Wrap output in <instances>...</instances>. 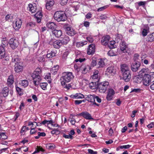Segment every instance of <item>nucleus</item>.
Masks as SVG:
<instances>
[{"label": "nucleus", "instance_id": "nucleus-1", "mask_svg": "<svg viewBox=\"0 0 154 154\" xmlns=\"http://www.w3.org/2000/svg\"><path fill=\"white\" fill-rule=\"evenodd\" d=\"M74 78V76L72 72H63L60 79L61 85L63 88L69 89L71 86L70 84H67V83L70 82Z\"/></svg>", "mask_w": 154, "mask_h": 154}, {"label": "nucleus", "instance_id": "nucleus-2", "mask_svg": "<svg viewBox=\"0 0 154 154\" xmlns=\"http://www.w3.org/2000/svg\"><path fill=\"white\" fill-rule=\"evenodd\" d=\"M121 70L122 73L123 79L125 82L129 81L131 76V73L128 66L126 64L121 65Z\"/></svg>", "mask_w": 154, "mask_h": 154}, {"label": "nucleus", "instance_id": "nucleus-3", "mask_svg": "<svg viewBox=\"0 0 154 154\" xmlns=\"http://www.w3.org/2000/svg\"><path fill=\"white\" fill-rule=\"evenodd\" d=\"M54 17L58 22L64 21L67 19L66 14L62 11H56L54 14Z\"/></svg>", "mask_w": 154, "mask_h": 154}, {"label": "nucleus", "instance_id": "nucleus-4", "mask_svg": "<svg viewBox=\"0 0 154 154\" xmlns=\"http://www.w3.org/2000/svg\"><path fill=\"white\" fill-rule=\"evenodd\" d=\"M109 84L107 81H104L100 83L98 85L99 91L101 92L104 93L107 90Z\"/></svg>", "mask_w": 154, "mask_h": 154}, {"label": "nucleus", "instance_id": "nucleus-5", "mask_svg": "<svg viewBox=\"0 0 154 154\" xmlns=\"http://www.w3.org/2000/svg\"><path fill=\"white\" fill-rule=\"evenodd\" d=\"M8 43L10 47L13 49L17 48L19 44L18 41L16 39L14 38H11Z\"/></svg>", "mask_w": 154, "mask_h": 154}, {"label": "nucleus", "instance_id": "nucleus-6", "mask_svg": "<svg viewBox=\"0 0 154 154\" xmlns=\"http://www.w3.org/2000/svg\"><path fill=\"white\" fill-rule=\"evenodd\" d=\"M50 45H53L54 47L56 48H59L63 45L61 40H57L55 41L54 40L51 39L50 41Z\"/></svg>", "mask_w": 154, "mask_h": 154}, {"label": "nucleus", "instance_id": "nucleus-7", "mask_svg": "<svg viewBox=\"0 0 154 154\" xmlns=\"http://www.w3.org/2000/svg\"><path fill=\"white\" fill-rule=\"evenodd\" d=\"M116 73V70L114 67L111 66L108 67L105 71V74L108 75H113Z\"/></svg>", "mask_w": 154, "mask_h": 154}, {"label": "nucleus", "instance_id": "nucleus-8", "mask_svg": "<svg viewBox=\"0 0 154 154\" xmlns=\"http://www.w3.org/2000/svg\"><path fill=\"white\" fill-rule=\"evenodd\" d=\"M31 76L33 79L34 85L35 86L38 85L42 79L41 76L31 75Z\"/></svg>", "mask_w": 154, "mask_h": 154}, {"label": "nucleus", "instance_id": "nucleus-9", "mask_svg": "<svg viewBox=\"0 0 154 154\" xmlns=\"http://www.w3.org/2000/svg\"><path fill=\"white\" fill-rule=\"evenodd\" d=\"M22 23V21L21 19L19 18H17L16 19V21L13 23V27L16 30H18L21 27Z\"/></svg>", "mask_w": 154, "mask_h": 154}, {"label": "nucleus", "instance_id": "nucleus-10", "mask_svg": "<svg viewBox=\"0 0 154 154\" xmlns=\"http://www.w3.org/2000/svg\"><path fill=\"white\" fill-rule=\"evenodd\" d=\"M151 81V77L150 75L145 74L143 76V82L146 86H148Z\"/></svg>", "mask_w": 154, "mask_h": 154}, {"label": "nucleus", "instance_id": "nucleus-11", "mask_svg": "<svg viewBox=\"0 0 154 154\" xmlns=\"http://www.w3.org/2000/svg\"><path fill=\"white\" fill-rule=\"evenodd\" d=\"M45 7L48 10H51L54 4V0H46Z\"/></svg>", "mask_w": 154, "mask_h": 154}, {"label": "nucleus", "instance_id": "nucleus-12", "mask_svg": "<svg viewBox=\"0 0 154 154\" xmlns=\"http://www.w3.org/2000/svg\"><path fill=\"white\" fill-rule=\"evenodd\" d=\"M115 94V92L113 89L111 88L109 89L106 98L107 101L111 100L113 98Z\"/></svg>", "mask_w": 154, "mask_h": 154}, {"label": "nucleus", "instance_id": "nucleus-13", "mask_svg": "<svg viewBox=\"0 0 154 154\" xmlns=\"http://www.w3.org/2000/svg\"><path fill=\"white\" fill-rule=\"evenodd\" d=\"M107 61L106 59H100L98 60L97 66L98 68H103L105 66L106 63Z\"/></svg>", "mask_w": 154, "mask_h": 154}, {"label": "nucleus", "instance_id": "nucleus-14", "mask_svg": "<svg viewBox=\"0 0 154 154\" xmlns=\"http://www.w3.org/2000/svg\"><path fill=\"white\" fill-rule=\"evenodd\" d=\"M95 46L94 44L90 45L87 48V54L88 55H92L94 54L95 51Z\"/></svg>", "mask_w": 154, "mask_h": 154}, {"label": "nucleus", "instance_id": "nucleus-15", "mask_svg": "<svg viewBox=\"0 0 154 154\" xmlns=\"http://www.w3.org/2000/svg\"><path fill=\"white\" fill-rule=\"evenodd\" d=\"M91 68L89 66L83 64L81 66V72L82 74H85Z\"/></svg>", "mask_w": 154, "mask_h": 154}, {"label": "nucleus", "instance_id": "nucleus-16", "mask_svg": "<svg viewBox=\"0 0 154 154\" xmlns=\"http://www.w3.org/2000/svg\"><path fill=\"white\" fill-rule=\"evenodd\" d=\"M27 9L31 13L35 12L36 11L37 8L36 4L33 3V4H29L28 5Z\"/></svg>", "mask_w": 154, "mask_h": 154}, {"label": "nucleus", "instance_id": "nucleus-17", "mask_svg": "<svg viewBox=\"0 0 154 154\" xmlns=\"http://www.w3.org/2000/svg\"><path fill=\"white\" fill-rule=\"evenodd\" d=\"M140 66V64L139 62H135L131 65V69L132 71L136 72L139 69Z\"/></svg>", "mask_w": 154, "mask_h": 154}, {"label": "nucleus", "instance_id": "nucleus-18", "mask_svg": "<svg viewBox=\"0 0 154 154\" xmlns=\"http://www.w3.org/2000/svg\"><path fill=\"white\" fill-rule=\"evenodd\" d=\"M66 33L70 36H73L76 34V32L73 29L69 26L66 27Z\"/></svg>", "mask_w": 154, "mask_h": 154}, {"label": "nucleus", "instance_id": "nucleus-19", "mask_svg": "<svg viewBox=\"0 0 154 154\" xmlns=\"http://www.w3.org/2000/svg\"><path fill=\"white\" fill-rule=\"evenodd\" d=\"M110 37L108 35L103 37L101 40V42L103 45H106L109 43Z\"/></svg>", "mask_w": 154, "mask_h": 154}, {"label": "nucleus", "instance_id": "nucleus-20", "mask_svg": "<svg viewBox=\"0 0 154 154\" xmlns=\"http://www.w3.org/2000/svg\"><path fill=\"white\" fill-rule=\"evenodd\" d=\"M23 66L20 64V63H16L15 65L14 70L16 73L22 72L23 70Z\"/></svg>", "mask_w": 154, "mask_h": 154}, {"label": "nucleus", "instance_id": "nucleus-21", "mask_svg": "<svg viewBox=\"0 0 154 154\" xmlns=\"http://www.w3.org/2000/svg\"><path fill=\"white\" fill-rule=\"evenodd\" d=\"M71 98L76 99H80L85 98V96L81 93L72 94L70 96Z\"/></svg>", "mask_w": 154, "mask_h": 154}, {"label": "nucleus", "instance_id": "nucleus-22", "mask_svg": "<svg viewBox=\"0 0 154 154\" xmlns=\"http://www.w3.org/2000/svg\"><path fill=\"white\" fill-rule=\"evenodd\" d=\"M120 47L121 50L125 53L128 48V45L126 44L125 41H122L120 43Z\"/></svg>", "mask_w": 154, "mask_h": 154}, {"label": "nucleus", "instance_id": "nucleus-23", "mask_svg": "<svg viewBox=\"0 0 154 154\" xmlns=\"http://www.w3.org/2000/svg\"><path fill=\"white\" fill-rule=\"evenodd\" d=\"M7 55L5 49L2 46H0V59H2L6 57Z\"/></svg>", "mask_w": 154, "mask_h": 154}, {"label": "nucleus", "instance_id": "nucleus-24", "mask_svg": "<svg viewBox=\"0 0 154 154\" xmlns=\"http://www.w3.org/2000/svg\"><path fill=\"white\" fill-rule=\"evenodd\" d=\"M86 100H88V102L93 103L95 101V96L94 95L89 94L88 95H85Z\"/></svg>", "mask_w": 154, "mask_h": 154}, {"label": "nucleus", "instance_id": "nucleus-25", "mask_svg": "<svg viewBox=\"0 0 154 154\" xmlns=\"http://www.w3.org/2000/svg\"><path fill=\"white\" fill-rule=\"evenodd\" d=\"M35 17L37 23H40L42 17V12L41 11H38L35 14Z\"/></svg>", "mask_w": 154, "mask_h": 154}, {"label": "nucleus", "instance_id": "nucleus-26", "mask_svg": "<svg viewBox=\"0 0 154 154\" xmlns=\"http://www.w3.org/2000/svg\"><path fill=\"white\" fill-rule=\"evenodd\" d=\"M149 32V27L148 25L144 26V28L142 31V34L143 37L146 36Z\"/></svg>", "mask_w": 154, "mask_h": 154}, {"label": "nucleus", "instance_id": "nucleus-27", "mask_svg": "<svg viewBox=\"0 0 154 154\" xmlns=\"http://www.w3.org/2000/svg\"><path fill=\"white\" fill-rule=\"evenodd\" d=\"M52 33L57 38L60 37L62 35V33L61 30H60L54 29L52 31Z\"/></svg>", "mask_w": 154, "mask_h": 154}, {"label": "nucleus", "instance_id": "nucleus-28", "mask_svg": "<svg viewBox=\"0 0 154 154\" xmlns=\"http://www.w3.org/2000/svg\"><path fill=\"white\" fill-rule=\"evenodd\" d=\"M41 72L42 70L41 68L40 67H38L36 68L33 73L31 74V75L41 76Z\"/></svg>", "mask_w": 154, "mask_h": 154}, {"label": "nucleus", "instance_id": "nucleus-29", "mask_svg": "<svg viewBox=\"0 0 154 154\" xmlns=\"http://www.w3.org/2000/svg\"><path fill=\"white\" fill-rule=\"evenodd\" d=\"M82 116L87 119H93L91 115L87 112H83L81 113Z\"/></svg>", "mask_w": 154, "mask_h": 154}, {"label": "nucleus", "instance_id": "nucleus-30", "mask_svg": "<svg viewBox=\"0 0 154 154\" xmlns=\"http://www.w3.org/2000/svg\"><path fill=\"white\" fill-rule=\"evenodd\" d=\"M14 82V78L12 75H10L7 80V85L8 86L11 85Z\"/></svg>", "mask_w": 154, "mask_h": 154}, {"label": "nucleus", "instance_id": "nucleus-31", "mask_svg": "<svg viewBox=\"0 0 154 154\" xmlns=\"http://www.w3.org/2000/svg\"><path fill=\"white\" fill-rule=\"evenodd\" d=\"M44 51H42L39 56L38 57V60L39 62H43L45 61L46 57V55L44 53Z\"/></svg>", "mask_w": 154, "mask_h": 154}, {"label": "nucleus", "instance_id": "nucleus-32", "mask_svg": "<svg viewBox=\"0 0 154 154\" xmlns=\"http://www.w3.org/2000/svg\"><path fill=\"white\" fill-rule=\"evenodd\" d=\"M47 27L49 29H53L56 28L57 25L53 22H49L46 24Z\"/></svg>", "mask_w": 154, "mask_h": 154}, {"label": "nucleus", "instance_id": "nucleus-33", "mask_svg": "<svg viewBox=\"0 0 154 154\" xmlns=\"http://www.w3.org/2000/svg\"><path fill=\"white\" fill-rule=\"evenodd\" d=\"M56 53L53 51H48L46 55V57L48 58H51L56 56Z\"/></svg>", "mask_w": 154, "mask_h": 154}, {"label": "nucleus", "instance_id": "nucleus-34", "mask_svg": "<svg viewBox=\"0 0 154 154\" xmlns=\"http://www.w3.org/2000/svg\"><path fill=\"white\" fill-rule=\"evenodd\" d=\"M8 92L9 89L7 87L4 88L2 91V93L4 97H7L8 95Z\"/></svg>", "mask_w": 154, "mask_h": 154}, {"label": "nucleus", "instance_id": "nucleus-35", "mask_svg": "<svg viewBox=\"0 0 154 154\" xmlns=\"http://www.w3.org/2000/svg\"><path fill=\"white\" fill-rule=\"evenodd\" d=\"M59 66L58 65H56L52 67L51 70V72L53 74H56L58 69Z\"/></svg>", "mask_w": 154, "mask_h": 154}, {"label": "nucleus", "instance_id": "nucleus-36", "mask_svg": "<svg viewBox=\"0 0 154 154\" xmlns=\"http://www.w3.org/2000/svg\"><path fill=\"white\" fill-rule=\"evenodd\" d=\"M8 41L6 38H3L2 40V43L0 46H2L5 49V48L8 46Z\"/></svg>", "mask_w": 154, "mask_h": 154}, {"label": "nucleus", "instance_id": "nucleus-37", "mask_svg": "<svg viewBox=\"0 0 154 154\" xmlns=\"http://www.w3.org/2000/svg\"><path fill=\"white\" fill-rule=\"evenodd\" d=\"M54 122L52 120H45L42 122V125H45V126H48L49 124H52L54 123Z\"/></svg>", "mask_w": 154, "mask_h": 154}, {"label": "nucleus", "instance_id": "nucleus-38", "mask_svg": "<svg viewBox=\"0 0 154 154\" xmlns=\"http://www.w3.org/2000/svg\"><path fill=\"white\" fill-rule=\"evenodd\" d=\"M147 39L148 42H152L154 41V32L149 34L147 36Z\"/></svg>", "mask_w": 154, "mask_h": 154}, {"label": "nucleus", "instance_id": "nucleus-39", "mask_svg": "<svg viewBox=\"0 0 154 154\" xmlns=\"http://www.w3.org/2000/svg\"><path fill=\"white\" fill-rule=\"evenodd\" d=\"M98 71L95 70L94 72L93 75L91 76V78L94 80L97 79L98 77Z\"/></svg>", "mask_w": 154, "mask_h": 154}, {"label": "nucleus", "instance_id": "nucleus-40", "mask_svg": "<svg viewBox=\"0 0 154 154\" xmlns=\"http://www.w3.org/2000/svg\"><path fill=\"white\" fill-rule=\"evenodd\" d=\"M46 147L49 149L52 150L55 148V146L53 143H48L46 144Z\"/></svg>", "mask_w": 154, "mask_h": 154}, {"label": "nucleus", "instance_id": "nucleus-41", "mask_svg": "<svg viewBox=\"0 0 154 154\" xmlns=\"http://www.w3.org/2000/svg\"><path fill=\"white\" fill-rule=\"evenodd\" d=\"M63 45L66 44L69 41V38L68 36H65L61 40Z\"/></svg>", "mask_w": 154, "mask_h": 154}, {"label": "nucleus", "instance_id": "nucleus-42", "mask_svg": "<svg viewBox=\"0 0 154 154\" xmlns=\"http://www.w3.org/2000/svg\"><path fill=\"white\" fill-rule=\"evenodd\" d=\"M116 42L114 41H111L109 42L108 45V46L110 48H115V44Z\"/></svg>", "mask_w": 154, "mask_h": 154}, {"label": "nucleus", "instance_id": "nucleus-43", "mask_svg": "<svg viewBox=\"0 0 154 154\" xmlns=\"http://www.w3.org/2000/svg\"><path fill=\"white\" fill-rule=\"evenodd\" d=\"M48 85V84L46 82L41 83L40 84V86L41 88L44 90L47 89V87Z\"/></svg>", "mask_w": 154, "mask_h": 154}, {"label": "nucleus", "instance_id": "nucleus-44", "mask_svg": "<svg viewBox=\"0 0 154 154\" xmlns=\"http://www.w3.org/2000/svg\"><path fill=\"white\" fill-rule=\"evenodd\" d=\"M97 60L95 57H93L92 58V61L91 63V66L94 67L96 66Z\"/></svg>", "mask_w": 154, "mask_h": 154}, {"label": "nucleus", "instance_id": "nucleus-45", "mask_svg": "<svg viewBox=\"0 0 154 154\" xmlns=\"http://www.w3.org/2000/svg\"><path fill=\"white\" fill-rule=\"evenodd\" d=\"M21 85L24 87H26L28 85V82L27 80H23L21 81Z\"/></svg>", "mask_w": 154, "mask_h": 154}, {"label": "nucleus", "instance_id": "nucleus-46", "mask_svg": "<svg viewBox=\"0 0 154 154\" xmlns=\"http://www.w3.org/2000/svg\"><path fill=\"white\" fill-rule=\"evenodd\" d=\"M12 62H17L19 60V59L18 58V57L17 55H13V54L12 56Z\"/></svg>", "mask_w": 154, "mask_h": 154}, {"label": "nucleus", "instance_id": "nucleus-47", "mask_svg": "<svg viewBox=\"0 0 154 154\" xmlns=\"http://www.w3.org/2000/svg\"><path fill=\"white\" fill-rule=\"evenodd\" d=\"M45 78L46 80H48V81L49 83H51V74L50 73L46 74L45 76Z\"/></svg>", "mask_w": 154, "mask_h": 154}, {"label": "nucleus", "instance_id": "nucleus-48", "mask_svg": "<svg viewBox=\"0 0 154 154\" xmlns=\"http://www.w3.org/2000/svg\"><path fill=\"white\" fill-rule=\"evenodd\" d=\"M89 87L92 89H94L97 87V85L95 82H91L89 83Z\"/></svg>", "mask_w": 154, "mask_h": 154}, {"label": "nucleus", "instance_id": "nucleus-49", "mask_svg": "<svg viewBox=\"0 0 154 154\" xmlns=\"http://www.w3.org/2000/svg\"><path fill=\"white\" fill-rule=\"evenodd\" d=\"M87 42L86 41H83L82 42H78L77 43V46L78 47H79L80 46H83L84 45L87 44Z\"/></svg>", "mask_w": 154, "mask_h": 154}, {"label": "nucleus", "instance_id": "nucleus-50", "mask_svg": "<svg viewBox=\"0 0 154 154\" xmlns=\"http://www.w3.org/2000/svg\"><path fill=\"white\" fill-rule=\"evenodd\" d=\"M16 90L18 94L20 95H22L23 94V90L20 88L18 87H16Z\"/></svg>", "mask_w": 154, "mask_h": 154}, {"label": "nucleus", "instance_id": "nucleus-51", "mask_svg": "<svg viewBox=\"0 0 154 154\" xmlns=\"http://www.w3.org/2000/svg\"><path fill=\"white\" fill-rule=\"evenodd\" d=\"M108 55L110 56H113L116 55V53L112 50H110L108 52Z\"/></svg>", "mask_w": 154, "mask_h": 154}, {"label": "nucleus", "instance_id": "nucleus-52", "mask_svg": "<svg viewBox=\"0 0 154 154\" xmlns=\"http://www.w3.org/2000/svg\"><path fill=\"white\" fill-rule=\"evenodd\" d=\"M0 135L1 137V139L5 140L7 138V136L6 135L5 133L4 132H0Z\"/></svg>", "mask_w": 154, "mask_h": 154}, {"label": "nucleus", "instance_id": "nucleus-53", "mask_svg": "<svg viewBox=\"0 0 154 154\" xmlns=\"http://www.w3.org/2000/svg\"><path fill=\"white\" fill-rule=\"evenodd\" d=\"M87 40L90 43H92L94 41V38L93 36L91 35H89L86 37Z\"/></svg>", "mask_w": 154, "mask_h": 154}, {"label": "nucleus", "instance_id": "nucleus-54", "mask_svg": "<svg viewBox=\"0 0 154 154\" xmlns=\"http://www.w3.org/2000/svg\"><path fill=\"white\" fill-rule=\"evenodd\" d=\"M74 67L75 69L77 71V72L81 71V66H78L77 65H75Z\"/></svg>", "mask_w": 154, "mask_h": 154}, {"label": "nucleus", "instance_id": "nucleus-55", "mask_svg": "<svg viewBox=\"0 0 154 154\" xmlns=\"http://www.w3.org/2000/svg\"><path fill=\"white\" fill-rule=\"evenodd\" d=\"M12 18L13 17L11 15H8L5 17L6 20L8 21H11Z\"/></svg>", "mask_w": 154, "mask_h": 154}, {"label": "nucleus", "instance_id": "nucleus-56", "mask_svg": "<svg viewBox=\"0 0 154 154\" xmlns=\"http://www.w3.org/2000/svg\"><path fill=\"white\" fill-rule=\"evenodd\" d=\"M35 23H27L26 25L27 27L29 28L33 27L35 26Z\"/></svg>", "mask_w": 154, "mask_h": 154}, {"label": "nucleus", "instance_id": "nucleus-57", "mask_svg": "<svg viewBox=\"0 0 154 154\" xmlns=\"http://www.w3.org/2000/svg\"><path fill=\"white\" fill-rule=\"evenodd\" d=\"M108 7V5H105L104 6L100 7L97 9V11L98 12L101 11H103L106 9Z\"/></svg>", "mask_w": 154, "mask_h": 154}, {"label": "nucleus", "instance_id": "nucleus-58", "mask_svg": "<svg viewBox=\"0 0 154 154\" xmlns=\"http://www.w3.org/2000/svg\"><path fill=\"white\" fill-rule=\"evenodd\" d=\"M68 2V0H60V3L62 5H66Z\"/></svg>", "mask_w": 154, "mask_h": 154}, {"label": "nucleus", "instance_id": "nucleus-59", "mask_svg": "<svg viewBox=\"0 0 154 154\" xmlns=\"http://www.w3.org/2000/svg\"><path fill=\"white\" fill-rule=\"evenodd\" d=\"M40 151H43L44 149L42 147H38L37 148V150L34 151L32 154L38 152Z\"/></svg>", "mask_w": 154, "mask_h": 154}, {"label": "nucleus", "instance_id": "nucleus-60", "mask_svg": "<svg viewBox=\"0 0 154 154\" xmlns=\"http://www.w3.org/2000/svg\"><path fill=\"white\" fill-rule=\"evenodd\" d=\"M79 5H75V6H72L71 7L70 9L71 10V9H72L73 10H74L75 11H76L77 10H78V9H79Z\"/></svg>", "mask_w": 154, "mask_h": 154}, {"label": "nucleus", "instance_id": "nucleus-61", "mask_svg": "<svg viewBox=\"0 0 154 154\" xmlns=\"http://www.w3.org/2000/svg\"><path fill=\"white\" fill-rule=\"evenodd\" d=\"M59 133V131L57 129H55L51 131V133L52 134H57Z\"/></svg>", "mask_w": 154, "mask_h": 154}, {"label": "nucleus", "instance_id": "nucleus-62", "mask_svg": "<svg viewBox=\"0 0 154 154\" xmlns=\"http://www.w3.org/2000/svg\"><path fill=\"white\" fill-rule=\"evenodd\" d=\"M63 136L66 139H73V137L72 136H70L69 134L68 135H66L65 134H63Z\"/></svg>", "mask_w": 154, "mask_h": 154}, {"label": "nucleus", "instance_id": "nucleus-63", "mask_svg": "<svg viewBox=\"0 0 154 154\" xmlns=\"http://www.w3.org/2000/svg\"><path fill=\"white\" fill-rule=\"evenodd\" d=\"M147 57V55L145 53H142L141 55V61L143 62V60L145 59Z\"/></svg>", "mask_w": 154, "mask_h": 154}, {"label": "nucleus", "instance_id": "nucleus-64", "mask_svg": "<svg viewBox=\"0 0 154 154\" xmlns=\"http://www.w3.org/2000/svg\"><path fill=\"white\" fill-rule=\"evenodd\" d=\"M138 5L139 6H145L146 4V2L145 1H140L137 2Z\"/></svg>", "mask_w": 154, "mask_h": 154}]
</instances>
